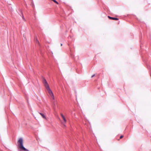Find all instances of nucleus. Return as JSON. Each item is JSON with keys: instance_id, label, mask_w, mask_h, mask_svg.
<instances>
[{"instance_id": "nucleus-1", "label": "nucleus", "mask_w": 151, "mask_h": 151, "mask_svg": "<svg viewBox=\"0 0 151 151\" xmlns=\"http://www.w3.org/2000/svg\"><path fill=\"white\" fill-rule=\"evenodd\" d=\"M42 82L50 96L53 99H54L55 98L53 93L50 88L49 85L46 80L43 78Z\"/></svg>"}, {"instance_id": "nucleus-2", "label": "nucleus", "mask_w": 151, "mask_h": 151, "mask_svg": "<svg viewBox=\"0 0 151 151\" xmlns=\"http://www.w3.org/2000/svg\"><path fill=\"white\" fill-rule=\"evenodd\" d=\"M19 147L20 149L25 151H29V150L24 148L23 146V141L22 138L19 139L18 141Z\"/></svg>"}, {"instance_id": "nucleus-3", "label": "nucleus", "mask_w": 151, "mask_h": 151, "mask_svg": "<svg viewBox=\"0 0 151 151\" xmlns=\"http://www.w3.org/2000/svg\"><path fill=\"white\" fill-rule=\"evenodd\" d=\"M61 117L63 119L64 122H62V124L63 125L65 126V123L66 122V119L65 118V117L62 114H61Z\"/></svg>"}, {"instance_id": "nucleus-4", "label": "nucleus", "mask_w": 151, "mask_h": 151, "mask_svg": "<svg viewBox=\"0 0 151 151\" xmlns=\"http://www.w3.org/2000/svg\"><path fill=\"white\" fill-rule=\"evenodd\" d=\"M39 114L42 117L45 119H47V118L46 117L45 115V114L43 113H40Z\"/></svg>"}, {"instance_id": "nucleus-5", "label": "nucleus", "mask_w": 151, "mask_h": 151, "mask_svg": "<svg viewBox=\"0 0 151 151\" xmlns=\"http://www.w3.org/2000/svg\"><path fill=\"white\" fill-rule=\"evenodd\" d=\"M108 17L109 19H111L116 20H117L119 19L118 18H116L111 17H110L109 16Z\"/></svg>"}, {"instance_id": "nucleus-6", "label": "nucleus", "mask_w": 151, "mask_h": 151, "mask_svg": "<svg viewBox=\"0 0 151 151\" xmlns=\"http://www.w3.org/2000/svg\"><path fill=\"white\" fill-rule=\"evenodd\" d=\"M52 0V1L55 3H56V4H58V2L57 1H56L55 0Z\"/></svg>"}, {"instance_id": "nucleus-7", "label": "nucleus", "mask_w": 151, "mask_h": 151, "mask_svg": "<svg viewBox=\"0 0 151 151\" xmlns=\"http://www.w3.org/2000/svg\"><path fill=\"white\" fill-rule=\"evenodd\" d=\"M123 137V136H122V135L120 137V139H122V138Z\"/></svg>"}, {"instance_id": "nucleus-8", "label": "nucleus", "mask_w": 151, "mask_h": 151, "mask_svg": "<svg viewBox=\"0 0 151 151\" xmlns=\"http://www.w3.org/2000/svg\"><path fill=\"white\" fill-rule=\"evenodd\" d=\"M95 76V74H94L93 75H92L91 76V77L92 78H93V77H94V76Z\"/></svg>"}, {"instance_id": "nucleus-9", "label": "nucleus", "mask_w": 151, "mask_h": 151, "mask_svg": "<svg viewBox=\"0 0 151 151\" xmlns=\"http://www.w3.org/2000/svg\"><path fill=\"white\" fill-rule=\"evenodd\" d=\"M32 6L33 7H34V4H33L32 3Z\"/></svg>"}, {"instance_id": "nucleus-10", "label": "nucleus", "mask_w": 151, "mask_h": 151, "mask_svg": "<svg viewBox=\"0 0 151 151\" xmlns=\"http://www.w3.org/2000/svg\"><path fill=\"white\" fill-rule=\"evenodd\" d=\"M62 44H61V46H62Z\"/></svg>"}]
</instances>
